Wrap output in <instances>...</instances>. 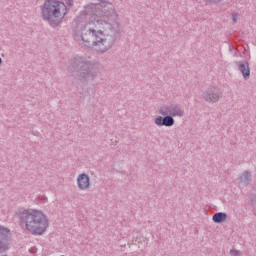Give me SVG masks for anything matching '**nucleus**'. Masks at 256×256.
<instances>
[{"label":"nucleus","instance_id":"1","mask_svg":"<svg viewBox=\"0 0 256 256\" xmlns=\"http://www.w3.org/2000/svg\"><path fill=\"white\" fill-rule=\"evenodd\" d=\"M122 33L115 6L105 0L85 6L72 23L74 41L82 49L98 47L100 53H107L117 41H121Z\"/></svg>","mask_w":256,"mask_h":256},{"label":"nucleus","instance_id":"2","mask_svg":"<svg viewBox=\"0 0 256 256\" xmlns=\"http://www.w3.org/2000/svg\"><path fill=\"white\" fill-rule=\"evenodd\" d=\"M70 67L73 70L72 77L80 83H87L89 79H95L99 75V64L89 60L85 56H75L70 60Z\"/></svg>","mask_w":256,"mask_h":256},{"label":"nucleus","instance_id":"3","mask_svg":"<svg viewBox=\"0 0 256 256\" xmlns=\"http://www.w3.org/2000/svg\"><path fill=\"white\" fill-rule=\"evenodd\" d=\"M67 5L59 0H45L41 14L43 21H46L50 27H59L67 15Z\"/></svg>","mask_w":256,"mask_h":256},{"label":"nucleus","instance_id":"4","mask_svg":"<svg viewBox=\"0 0 256 256\" xmlns=\"http://www.w3.org/2000/svg\"><path fill=\"white\" fill-rule=\"evenodd\" d=\"M18 217L21 225H49V218L37 209L19 210Z\"/></svg>","mask_w":256,"mask_h":256},{"label":"nucleus","instance_id":"5","mask_svg":"<svg viewBox=\"0 0 256 256\" xmlns=\"http://www.w3.org/2000/svg\"><path fill=\"white\" fill-rule=\"evenodd\" d=\"M221 95H223L221 89L215 86H210L204 92H202L201 99H203V101L206 103H217V101L221 99Z\"/></svg>","mask_w":256,"mask_h":256},{"label":"nucleus","instance_id":"6","mask_svg":"<svg viewBox=\"0 0 256 256\" xmlns=\"http://www.w3.org/2000/svg\"><path fill=\"white\" fill-rule=\"evenodd\" d=\"M157 127H173L175 125V119L169 114L168 116H157L154 119Z\"/></svg>","mask_w":256,"mask_h":256},{"label":"nucleus","instance_id":"7","mask_svg":"<svg viewBox=\"0 0 256 256\" xmlns=\"http://www.w3.org/2000/svg\"><path fill=\"white\" fill-rule=\"evenodd\" d=\"M77 185L78 189L85 191V189H89V187H91V178L86 173L79 174L77 178Z\"/></svg>","mask_w":256,"mask_h":256},{"label":"nucleus","instance_id":"8","mask_svg":"<svg viewBox=\"0 0 256 256\" xmlns=\"http://www.w3.org/2000/svg\"><path fill=\"white\" fill-rule=\"evenodd\" d=\"M238 71L242 73L243 79L245 81L249 80L251 77V68L249 67V61L243 60L238 62Z\"/></svg>","mask_w":256,"mask_h":256},{"label":"nucleus","instance_id":"9","mask_svg":"<svg viewBox=\"0 0 256 256\" xmlns=\"http://www.w3.org/2000/svg\"><path fill=\"white\" fill-rule=\"evenodd\" d=\"M9 245V230L0 227V250L5 251Z\"/></svg>","mask_w":256,"mask_h":256},{"label":"nucleus","instance_id":"10","mask_svg":"<svg viewBox=\"0 0 256 256\" xmlns=\"http://www.w3.org/2000/svg\"><path fill=\"white\" fill-rule=\"evenodd\" d=\"M45 226H39V225H27L26 230L28 233H31L32 235H43L45 233Z\"/></svg>","mask_w":256,"mask_h":256},{"label":"nucleus","instance_id":"11","mask_svg":"<svg viewBox=\"0 0 256 256\" xmlns=\"http://www.w3.org/2000/svg\"><path fill=\"white\" fill-rule=\"evenodd\" d=\"M170 115L173 117H183L185 115V110L181 109V105L179 104H172V110Z\"/></svg>","mask_w":256,"mask_h":256},{"label":"nucleus","instance_id":"12","mask_svg":"<svg viewBox=\"0 0 256 256\" xmlns=\"http://www.w3.org/2000/svg\"><path fill=\"white\" fill-rule=\"evenodd\" d=\"M212 221L217 224L225 223L227 221V213L225 212H216L212 216Z\"/></svg>","mask_w":256,"mask_h":256},{"label":"nucleus","instance_id":"13","mask_svg":"<svg viewBox=\"0 0 256 256\" xmlns=\"http://www.w3.org/2000/svg\"><path fill=\"white\" fill-rule=\"evenodd\" d=\"M239 181L242 185H249L251 183V173L249 171H244L241 176H239Z\"/></svg>","mask_w":256,"mask_h":256},{"label":"nucleus","instance_id":"14","mask_svg":"<svg viewBox=\"0 0 256 256\" xmlns=\"http://www.w3.org/2000/svg\"><path fill=\"white\" fill-rule=\"evenodd\" d=\"M172 104L164 105L159 108V114L162 116H169L172 112Z\"/></svg>","mask_w":256,"mask_h":256},{"label":"nucleus","instance_id":"15","mask_svg":"<svg viewBox=\"0 0 256 256\" xmlns=\"http://www.w3.org/2000/svg\"><path fill=\"white\" fill-rule=\"evenodd\" d=\"M205 3H221L223 0H204Z\"/></svg>","mask_w":256,"mask_h":256},{"label":"nucleus","instance_id":"16","mask_svg":"<svg viewBox=\"0 0 256 256\" xmlns=\"http://www.w3.org/2000/svg\"><path fill=\"white\" fill-rule=\"evenodd\" d=\"M66 5H67V9H69V7H73V0L66 1Z\"/></svg>","mask_w":256,"mask_h":256},{"label":"nucleus","instance_id":"17","mask_svg":"<svg viewBox=\"0 0 256 256\" xmlns=\"http://www.w3.org/2000/svg\"><path fill=\"white\" fill-rule=\"evenodd\" d=\"M230 254H231L232 256H237V255H239V251H237V250H231V251H230Z\"/></svg>","mask_w":256,"mask_h":256},{"label":"nucleus","instance_id":"18","mask_svg":"<svg viewBox=\"0 0 256 256\" xmlns=\"http://www.w3.org/2000/svg\"><path fill=\"white\" fill-rule=\"evenodd\" d=\"M232 21H234V23L237 22V15L232 16Z\"/></svg>","mask_w":256,"mask_h":256},{"label":"nucleus","instance_id":"19","mask_svg":"<svg viewBox=\"0 0 256 256\" xmlns=\"http://www.w3.org/2000/svg\"><path fill=\"white\" fill-rule=\"evenodd\" d=\"M3 65V59L0 57V67Z\"/></svg>","mask_w":256,"mask_h":256}]
</instances>
